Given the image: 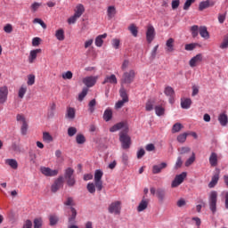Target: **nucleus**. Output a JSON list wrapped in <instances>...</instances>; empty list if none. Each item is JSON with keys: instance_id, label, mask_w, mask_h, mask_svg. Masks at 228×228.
Returning <instances> with one entry per match:
<instances>
[{"instance_id": "1", "label": "nucleus", "mask_w": 228, "mask_h": 228, "mask_svg": "<svg viewBox=\"0 0 228 228\" xmlns=\"http://www.w3.org/2000/svg\"><path fill=\"white\" fill-rule=\"evenodd\" d=\"M122 131L119 133V142H121L122 149L127 150L131 147V136L127 134L129 133V124L127 121H121L115 124L110 128V133H116V131Z\"/></svg>"}, {"instance_id": "2", "label": "nucleus", "mask_w": 228, "mask_h": 228, "mask_svg": "<svg viewBox=\"0 0 228 228\" xmlns=\"http://www.w3.org/2000/svg\"><path fill=\"white\" fill-rule=\"evenodd\" d=\"M216 202H218V192L212 191L208 195V206L211 213H216Z\"/></svg>"}, {"instance_id": "3", "label": "nucleus", "mask_w": 228, "mask_h": 228, "mask_svg": "<svg viewBox=\"0 0 228 228\" xmlns=\"http://www.w3.org/2000/svg\"><path fill=\"white\" fill-rule=\"evenodd\" d=\"M135 76L136 73L133 69L126 71L121 77V86H124V85H131V83L134 81Z\"/></svg>"}, {"instance_id": "4", "label": "nucleus", "mask_w": 228, "mask_h": 228, "mask_svg": "<svg viewBox=\"0 0 228 228\" xmlns=\"http://www.w3.org/2000/svg\"><path fill=\"white\" fill-rule=\"evenodd\" d=\"M16 120L17 122H20V124H21V127H20V133L23 136H26V134H28V121L26 120V118L24 117V115L22 114H18L16 116Z\"/></svg>"}, {"instance_id": "5", "label": "nucleus", "mask_w": 228, "mask_h": 228, "mask_svg": "<svg viewBox=\"0 0 228 228\" xmlns=\"http://www.w3.org/2000/svg\"><path fill=\"white\" fill-rule=\"evenodd\" d=\"M104 174L100 169H97L94 173V184L98 191H102V175Z\"/></svg>"}, {"instance_id": "6", "label": "nucleus", "mask_w": 228, "mask_h": 228, "mask_svg": "<svg viewBox=\"0 0 228 228\" xmlns=\"http://www.w3.org/2000/svg\"><path fill=\"white\" fill-rule=\"evenodd\" d=\"M40 172L43 174V175H45V177H56L58 175L59 171L58 169H51V167H40Z\"/></svg>"}, {"instance_id": "7", "label": "nucleus", "mask_w": 228, "mask_h": 228, "mask_svg": "<svg viewBox=\"0 0 228 228\" xmlns=\"http://www.w3.org/2000/svg\"><path fill=\"white\" fill-rule=\"evenodd\" d=\"M184 179H186V172L177 175L171 183L172 188H177V186L183 184Z\"/></svg>"}, {"instance_id": "8", "label": "nucleus", "mask_w": 228, "mask_h": 228, "mask_svg": "<svg viewBox=\"0 0 228 228\" xmlns=\"http://www.w3.org/2000/svg\"><path fill=\"white\" fill-rule=\"evenodd\" d=\"M122 205V202L120 201H114L109 206V213L118 215L120 213V209L122 208L120 207Z\"/></svg>"}, {"instance_id": "9", "label": "nucleus", "mask_w": 228, "mask_h": 228, "mask_svg": "<svg viewBox=\"0 0 228 228\" xmlns=\"http://www.w3.org/2000/svg\"><path fill=\"white\" fill-rule=\"evenodd\" d=\"M156 37V29L152 25H149L146 31V40L148 44H151Z\"/></svg>"}, {"instance_id": "10", "label": "nucleus", "mask_w": 228, "mask_h": 228, "mask_svg": "<svg viewBox=\"0 0 228 228\" xmlns=\"http://www.w3.org/2000/svg\"><path fill=\"white\" fill-rule=\"evenodd\" d=\"M8 101V86L0 87V104H4Z\"/></svg>"}, {"instance_id": "11", "label": "nucleus", "mask_w": 228, "mask_h": 228, "mask_svg": "<svg viewBox=\"0 0 228 228\" xmlns=\"http://www.w3.org/2000/svg\"><path fill=\"white\" fill-rule=\"evenodd\" d=\"M63 187V176H59L51 187L53 193H56L60 188Z\"/></svg>"}, {"instance_id": "12", "label": "nucleus", "mask_w": 228, "mask_h": 228, "mask_svg": "<svg viewBox=\"0 0 228 228\" xmlns=\"http://www.w3.org/2000/svg\"><path fill=\"white\" fill-rule=\"evenodd\" d=\"M83 83L87 86V88H92L97 83V77L94 76L86 77L83 78Z\"/></svg>"}, {"instance_id": "13", "label": "nucleus", "mask_w": 228, "mask_h": 228, "mask_svg": "<svg viewBox=\"0 0 228 228\" xmlns=\"http://www.w3.org/2000/svg\"><path fill=\"white\" fill-rule=\"evenodd\" d=\"M220 179V169H216V172L212 176L210 183H208V188H215L216 184H218Z\"/></svg>"}, {"instance_id": "14", "label": "nucleus", "mask_w": 228, "mask_h": 228, "mask_svg": "<svg viewBox=\"0 0 228 228\" xmlns=\"http://www.w3.org/2000/svg\"><path fill=\"white\" fill-rule=\"evenodd\" d=\"M202 53H198L196 56L192 57L189 62L190 67H197V65L202 61Z\"/></svg>"}, {"instance_id": "15", "label": "nucleus", "mask_w": 228, "mask_h": 228, "mask_svg": "<svg viewBox=\"0 0 228 228\" xmlns=\"http://www.w3.org/2000/svg\"><path fill=\"white\" fill-rule=\"evenodd\" d=\"M42 53V49H35L31 50L28 56V63H35V60H37V56Z\"/></svg>"}, {"instance_id": "16", "label": "nucleus", "mask_w": 228, "mask_h": 228, "mask_svg": "<svg viewBox=\"0 0 228 228\" xmlns=\"http://www.w3.org/2000/svg\"><path fill=\"white\" fill-rule=\"evenodd\" d=\"M211 6H215V3L211 0H206L200 3L199 10L200 12H203V10H206V8H209Z\"/></svg>"}, {"instance_id": "17", "label": "nucleus", "mask_w": 228, "mask_h": 228, "mask_svg": "<svg viewBox=\"0 0 228 228\" xmlns=\"http://www.w3.org/2000/svg\"><path fill=\"white\" fill-rule=\"evenodd\" d=\"M167 162H162L159 165H154L152 167V174H161V170L167 168Z\"/></svg>"}, {"instance_id": "18", "label": "nucleus", "mask_w": 228, "mask_h": 228, "mask_svg": "<svg viewBox=\"0 0 228 228\" xmlns=\"http://www.w3.org/2000/svg\"><path fill=\"white\" fill-rule=\"evenodd\" d=\"M148 206H149V200H147V199H145V197H143L137 207V211L139 213H142V211H145V209L148 208Z\"/></svg>"}, {"instance_id": "19", "label": "nucleus", "mask_w": 228, "mask_h": 228, "mask_svg": "<svg viewBox=\"0 0 228 228\" xmlns=\"http://www.w3.org/2000/svg\"><path fill=\"white\" fill-rule=\"evenodd\" d=\"M106 83H110V85H117L118 81L117 80V76L115 75H110V76H106L102 85H106Z\"/></svg>"}, {"instance_id": "20", "label": "nucleus", "mask_w": 228, "mask_h": 228, "mask_svg": "<svg viewBox=\"0 0 228 228\" xmlns=\"http://www.w3.org/2000/svg\"><path fill=\"white\" fill-rule=\"evenodd\" d=\"M108 37V34L104 33L102 35H100L98 36L96 38H95V45L96 47H102V44H104V38H106Z\"/></svg>"}, {"instance_id": "21", "label": "nucleus", "mask_w": 228, "mask_h": 228, "mask_svg": "<svg viewBox=\"0 0 228 228\" xmlns=\"http://www.w3.org/2000/svg\"><path fill=\"white\" fill-rule=\"evenodd\" d=\"M209 163L211 167L218 166V154L212 152L209 157Z\"/></svg>"}, {"instance_id": "22", "label": "nucleus", "mask_w": 228, "mask_h": 228, "mask_svg": "<svg viewBox=\"0 0 228 228\" xmlns=\"http://www.w3.org/2000/svg\"><path fill=\"white\" fill-rule=\"evenodd\" d=\"M74 12H75L74 14L77 15V17L80 18L81 15H83L85 13V5H83V4H78L76 6Z\"/></svg>"}, {"instance_id": "23", "label": "nucleus", "mask_w": 228, "mask_h": 228, "mask_svg": "<svg viewBox=\"0 0 228 228\" xmlns=\"http://www.w3.org/2000/svg\"><path fill=\"white\" fill-rule=\"evenodd\" d=\"M191 106V99L190 98H183L181 100V107L183 110H190Z\"/></svg>"}, {"instance_id": "24", "label": "nucleus", "mask_w": 228, "mask_h": 228, "mask_svg": "<svg viewBox=\"0 0 228 228\" xmlns=\"http://www.w3.org/2000/svg\"><path fill=\"white\" fill-rule=\"evenodd\" d=\"M108 19L111 20L115 15H117V8L114 5H110L107 9Z\"/></svg>"}, {"instance_id": "25", "label": "nucleus", "mask_w": 228, "mask_h": 228, "mask_svg": "<svg viewBox=\"0 0 228 228\" xmlns=\"http://www.w3.org/2000/svg\"><path fill=\"white\" fill-rule=\"evenodd\" d=\"M174 38L170 37L167 42H166V51L167 53H174Z\"/></svg>"}, {"instance_id": "26", "label": "nucleus", "mask_w": 228, "mask_h": 228, "mask_svg": "<svg viewBox=\"0 0 228 228\" xmlns=\"http://www.w3.org/2000/svg\"><path fill=\"white\" fill-rule=\"evenodd\" d=\"M111 118H113V110H111V109L108 108L105 110V111L103 113V120H105V122H110V120H111Z\"/></svg>"}, {"instance_id": "27", "label": "nucleus", "mask_w": 228, "mask_h": 228, "mask_svg": "<svg viewBox=\"0 0 228 228\" xmlns=\"http://www.w3.org/2000/svg\"><path fill=\"white\" fill-rule=\"evenodd\" d=\"M66 118L74 120L76 118V110L72 107H69L66 112Z\"/></svg>"}, {"instance_id": "28", "label": "nucleus", "mask_w": 228, "mask_h": 228, "mask_svg": "<svg viewBox=\"0 0 228 228\" xmlns=\"http://www.w3.org/2000/svg\"><path fill=\"white\" fill-rule=\"evenodd\" d=\"M200 35L205 40L209 38V32L208 31V28L206 26L200 27Z\"/></svg>"}, {"instance_id": "29", "label": "nucleus", "mask_w": 228, "mask_h": 228, "mask_svg": "<svg viewBox=\"0 0 228 228\" xmlns=\"http://www.w3.org/2000/svg\"><path fill=\"white\" fill-rule=\"evenodd\" d=\"M55 37L57 40H59L60 42H63V40H65V31L63 30V28L56 30Z\"/></svg>"}, {"instance_id": "30", "label": "nucleus", "mask_w": 228, "mask_h": 228, "mask_svg": "<svg viewBox=\"0 0 228 228\" xmlns=\"http://www.w3.org/2000/svg\"><path fill=\"white\" fill-rule=\"evenodd\" d=\"M6 165H9L11 168H13V170H17L19 168V163H17V160L13 159H8L5 160Z\"/></svg>"}, {"instance_id": "31", "label": "nucleus", "mask_w": 228, "mask_h": 228, "mask_svg": "<svg viewBox=\"0 0 228 228\" xmlns=\"http://www.w3.org/2000/svg\"><path fill=\"white\" fill-rule=\"evenodd\" d=\"M119 95L122 98V101H126V102H129V97L127 96V92L126 91V88H124V86H121L119 89Z\"/></svg>"}, {"instance_id": "32", "label": "nucleus", "mask_w": 228, "mask_h": 228, "mask_svg": "<svg viewBox=\"0 0 228 228\" xmlns=\"http://www.w3.org/2000/svg\"><path fill=\"white\" fill-rule=\"evenodd\" d=\"M200 29V28H199V25H193L191 27L190 31L191 33L192 38H197V37H199Z\"/></svg>"}, {"instance_id": "33", "label": "nucleus", "mask_w": 228, "mask_h": 228, "mask_svg": "<svg viewBox=\"0 0 228 228\" xmlns=\"http://www.w3.org/2000/svg\"><path fill=\"white\" fill-rule=\"evenodd\" d=\"M71 215L69 217V223L74 224L76 222V216H77V211L73 207L70 208Z\"/></svg>"}, {"instance_id": "34", "label": "nucleus", "mask_w": 228, "mask_h": 228, "mask_svg": "<svg viewBox=\"0 0 228 228\" xmlns=\"http://www.w3.org/2000/svg\"><path fill=\"white\" fill-rule=\"evenodd\" d=\"M218 120L221 126H227L228 117L226 114L222 113L219 115Z\"/></svg>"}, {"instance_id": "35", "label": "nucleus", "mask_w": 228, "mask_h": 228, "mask_svg": "<svg viewBox=\"0 0 228 228\" xmlns=\"http://www.w3.org/2000/svg\"><path fill=\"white\" fill-rule=\"evenodd\" d=\"M164 94L165 95H167V97H174V95H175V92L174 91V88H172V86H167L164 90Z\"/></svg>"}, {"instance_id": "36", "label": "nucleus", "mask_w": 228, "mask_h": 228, "mask_svg": "<svg viewBox=\"0 0 228 228\" xmlns=\"http://www.w3.org/2000/svg\"><path fill=\"white\" fill-rule=\"evenodd\" d=\"M53 135L49 134V132H44L43 133V142H45V143H51L53 142Z\"/></svg>"}, {"instance_id": "37", "label": "nucleus", "mask_w": 228, "mask_h": 228, "mask_svg": "<svg viewBox=\"0 0 228 228\" xmlns=\"http://www.w3.org/2000/svg\"><path fill=\"white\" fill-rule=\"evenodd\" d=\"M76 142L78 143V145H83L86 142V138L85 137L84 134H78L76 136Z\"/></svg>"}, {"instance_id": "38", "label": "nucleus", "mask_w": 228, "mask_h": 228, "mask_svg": "<svg viewBox=\"0 0 228 228\" xmlns=\"http://www.w3.org/2000/svg\"><path fill=\"white\" fill-rule=\"evenodd\" d=\"M156 195L160 202H163V200H165V190L158 189Z\"/></svg>"}, {"instance_id": "39", "label": "nucleus", "mask_w": 228, "mask_h": 228, "mask_svg": "<svg viewBox=\"0 0 228 228\" xmlns=\"http://www.w3.org/2000/svg\"><path fill=\"white\" fill-rule=\"evenodd\" d=\"M155 113L158 117H163V115H165V108L159 105L156 106Z\"/></svg>"}, {"instance_id": "40", "label": "nucleus", "mask_w": 228, "mask_h": 228, "mask_svg": "<svg viewBox=\"0 0 228 228\" xmlns=\"http://www.w3.org/2000/svg\"><path fill=\"white\" fill-rule=\"evenodd\" d=\"M128 29L130 33L133 35V37H138V28L134 24H131L128 27Z\"/></svg>"}, {"instance_id": "41", "label": "nucleus", "mask_w": 228, "mask_h": 228, "mask_svg": "<svg viewBox=\"0 0 228 228\" xmlns=\"http://www.w3.org/2000/svg\"><path fill=\"white\" fill-rule=\"evenodd\" d=\"M73 175H74V169L69 167L65 170V174H64L65 179L72 178L74 177Z\"/></svg>"}, {"instance_id": "42", "label": "nucleus", "mask_w": 228, "mask_h": 228, "mask_svg": "<svg viewBox=\"0 0 228 228\" xmlns=\"http://www.w3.org/2000/svg\"><path fill=\"white\" fill-rule=\"evenodd\" d=\"M186 138H188V134L183 133V134H179L177 136L176 140L179 143H184V142H186Z\"/></svg>"}, {"instance_id": "43", "label": "nucleus", "mask_w": 228, "mask_h": 228, "mask_svg": "<svg viewBox=\"0 0 228 228\" xmlns=\"http://www.w3.org/2000/svg\"><path fill=\"white\" fill-rule=\"evenodd\" d=\"M97 105V102L95 101V99H93L89 102V111L90 113H94L95 111V106Z\"/></svg>"}, {"instance_id": "44", "label": "nucleus", "mask_w": 228, "mask_h": 228, "mask_svg": "<svg viewBox=\"0 0 228 228\" xmlns=\"http://www.w3.org/2000/svg\"><path fill=\"white\" fill-rule=\"evenodd\" d=\"M58 220H59L58 216L51 215L49 216L50 225H52V226L56 225V224H58Z\"/></svg>"}, {"instance_id": "45", "label": "nucleus", "mask_w": 228, "mask_h": 228, "mask_svg": "<svg viewBox=\"0 0 228 228\" xmlns=\"http://www.w3.org/2000/svg\"><path fill=\"white\" fill-rule=\"evenodd\" d=\"M181 129H183V125L181 123H175L172 127V133L173 134L179 133Z\"/></svg>"}, {"instance_id": "46", "label": "nucleus", "mask_w": 228, "mask_h": 228, "mask_svg": "<svg viewBox=\"0 0 228 228\" xmlns=\"http://www.w3.org/2000/svg\"><path fill=\"white\" fill-rule=\"evenodd\" d=\"M195 163V153L192 152V155L185 161V167H191Z\"/></svg>"}, {"instance_id": "47", "label": "nucleus", "mask_w": 228, "mask_h": 228, "mask_svg": "<svg viewBox=\"0 0 228 228\" xmlns=\"http://www.w3.org/2000/svg\"><path fill=\"white\" fill-rule=\"evenodd\" d=\"M178 151L181 154V156H183L184 154H188L189 152H191V149L190 147L184 146V147L179 148Z\"/></svg>"}, {"instance_id": "48", "label": "nucleus", "mask_w": 228, "mask_h": 228, "mask_svg": "<svg viewBox=\"0 0 228 228\" xmlns=\"http://www.w3.org/2000/svg\"><path fill=\"white\" fill-rule=\"evenodd\" d=\"M26 92H28V88H26V86H22L19 89V93H18L20 99H24V95H26Z\"/></svg>"}, {"instance_id": "49", "label": "nucleus", "mask_w": 228, "mask_h": 228, "mask_svg": "<svg viewBox=\"0 0 228 228\" xmlns=\"http://www.w3.org/2000/svg\"><path fill=\"white\" fill-rule=\"evenodd\" d=\"M145 110L146 111H152V110H154V102H152V100H149L146 102Z\"/></svg>"}, {"instance_id": "50", "label": "nucleus", "mask_w": 228, "mask_h": 228, "mask_svg": "<svg viewBox=\"0 0 228 228\" xmlns=\"http://www.w3.org/2000/svg\"><path fill=\"white\" fill-rule=\"evenodd\" d=\"M183 167V158L178 157L175 164V170H179Z\"/></svg>"}, {"instance_id": "51", "label": "nucleus", "mask_w": 228, "mask_h": 228, "mask_svg": "<svg viewBox=\"0 0 228 228\" xmlns=\"http://www.w3.org/2000/svg\"><path fill=\"white\" fill-rule=\"evenodd\" d=\"M88 94V88H84L82 92L78 95V101H83L86 97V94Z\"/></svg>"}, {"instance_id": "52", "label": "nucleus", "mask_w": 228, "mask_h": 228, "mask_svg": "<svg viewBox=\"0 0 228 228\" xmlns=\"http://www.w3.org/2000/svg\"><path fill=\"white\" fill-rule=\"evenodd\" d=\"M77 133V128L70 126L68 128V135L72 137Z\"/></svg>"}, {"instance_id": "53", "label": "nucleus", "mask_w": 228, "mask_h": 228, "mask_svg": "<svg viewBox=\"0 0 228 228\" xmlns=\"http://www.w3.org/2000/svg\"><path fill=\"white\" fill-rule=\"evenodd\" d=\"M227 17V12H224V13H219L218 14V22L219 24H224V22H225V19Z\"/></svg>"}, {"instance_id": "54", "label": "nucleus", "mask_w": 228, "mask_h": 228, "mask_svg": "<svg viewBox=\"0 0 228 228\" xmlns=\"http://www.w3.org/2000/svg\"><path fill=\"white\" fill-rule=\"evenodd\" d=\"M121 159H122V163L125 166L129 165V155H127V153H123L122 157H121Z\"/></svg>"}, {"instance_id": "55", "label": "nucleus", "mask_w": 228, "mask_h": 228, "mask_svg": "<svg viewBox=\"0 0 228 228\" xmlns=\"http://www.w3.org/2000/svg\"><path fill=\"white\" fill-rule=\"evenodd\" d=\"M198 45L199 44L197 43L187 44L185 45V51H193Z\"/></svg>"}, {"instance_id": "56", "label": "nucleus", "mask_w": 228, "mask_h": 228, "mask_svg": "<svg viewBox=\"0 0 228 228\" xmlns=\"http://www.w3.org/2000/svg\"><path fill=\"white\" fill-rule=\"evenodd\" d=\"M195 1L197 0H186L183 4V10H190V6H191Z\"/></svg>"}, {"instance_id": "57", "label": "nucleus", "mask_w": 228, "mask_h": 228, "mask_svg": "<svg viewBox=\"0 0 228 228\" xmlns=\"http://www.w3.org/2000/svg\"><path fill=\"white\" fill-rule=\"evenodd\" d=\"M95 183H90L87 184V191L89 193H95Z\"/></svg>"}, {"instance_id": "58", "label": "nucleus", "mask_w": 228, "mask_h": 228, "mask_svg": "<svg viewBox=\"0 0 228 228\" xmlns=\"http://www.w3.org/2000/svg\"><path fill=\"white\" fill-rule=\"evenodd\" d=\"M77 19H79V17L77 15L74 14L73 16H71L68 19V23L69 24H76Z\"/></svg>"}, {"instance_id": "59", "label": "nucleus", "mask_w": 228, "mask_h": 228, "mask_svg": "<svg viewBox=\"0 0 228 228\" xmlns=\"http://www.w3.org/2000/svg\"><path fill=\"white\" fill-rule=\"evenodd\" d=\"M27 84L28 86H33V85H35V75H28Z\"/></svg>"}, {"instance_id": "60", "label": "nucleus", "mask_w": 228, "mask_h": 228, "mask_svg": "<svg viewBox=\"0 0 228 228\" xmlns=\"http://www.w3.org/2000/svg\"><path fill=\"white\" fill-rule=\"evenodd\" d=\"M40 42H42V39L40 37H34L32 39L33 47H38V45H40Z\"/></svg>"}, {"instance_id": "61", "label": "nucleus", "mask_w": 228, "mask_h": 228, "mask_svg": "<svg viewBox=\"0 0 228 228\" xmlns=\"http://www.w3.org/2000/svg\"><path fill=\"white\" fill-rule=\"evenodd\" d=\"M228 47V36L224 37V41L220 45V49H227Z\"/></svg>"}, {"instance_id": "62", "label": "nucleus", "mask_w": 228, "mask_h": 228, "mask_svg": "<svg viewBox=\"0 0 228 228\" xmlns=\"http://www.w3.org/2000/svg\"><path fill=\"white\" fill-rule=\"evenodd\" d=\"M41 6H42V4L38 2H35L34 4H31L30 8L32 12H37V10H38V8H40Z\"/></svg>"}, {"instance_id": "63", "label": "nucleus", "mask_w": 228, "mask_h": 228, "mask_svg": "<svg viewBox=\"0 0 228 228\" xmlns=\"http://www.w3.org/2000/svg\"><path fill=\"white\" fill-rule=\"evenodd\" d=\"M73 74L72 71H67L62 74V79H72Z\"/></svg>"}, {"instance_id": "64", "label": "nucleus", "mask_w": 228, "mask_h": 228, "mask_svg": "<svg viewBox=\"0 0 228 228\" xmlns=\"http://www.w3.org/2000/svg\"><path fill=\"white\" fill-rule=\"evenodd\" d=\"M34 228H42V219L34 220Z\"/></svg>"}]
</instances>
